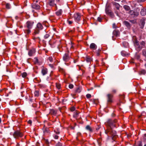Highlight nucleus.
<instances>
[{
  "instance_id": "338daca9",
  "label": "nucleus",
  "mask_w": 146,
  "mask_h": 146,
  "mask_svg": "<svg viewBox=\"0 0 146 146\" xmlns=\"http://www.w3.org/2000/svg\"><path fill=\"white\" fill-rule=\"evenodd\" d=\"M124 44H127V45H128V43L127 42H123V45L124 46Z\"/></svg>"
},
{
  "instance_id": "4d7b16f0",
  "label": "nucleus",
  "mask_w": 146,
  "mask_h": 146,
  "mask_svg": "<svg viewBox=\"0 0 146 146\" xmlns=\"http://www.w3.org/2000/svg\"><path fill=\"white\" fill-rule=\"evenodd\" d=\"M117 26L115 23H113V28H116L117 27Z\"/></svg>"
},
{
  "instance_id": "e2e57ef3",
  "label": "nucleus",
  "mask_w": 146,
  "mask_h": 146,
  "mask_svg": "<svg viewBox=\"0 0 146 146\" xmlns=\"http://www.w3.org/2000/svg\"><path fill=\"white\" fill-rule=\"evenodd\" d=\"M71 46H70V49H73V45L72 44V43L71 42Z\"/></svg>"
},
{
  "instance_id": "79ce46f5",
  "label": "nucleus",
  "mask_w": 146,
  "mask_h": 146,
  "mask_svg": "<svg viewBox=\"0 0 146 146\" xmlns=\"http://www.w3.org/2000/svg\"><path fill=\"white\" fill-rule=\"evenodd\" d=\"M86 97L87 98H91V96L90 94H87L86 95Z\"/></svg>"
},
{
  "instance_id": "0eeeda50",
  "label": "nucleus",
  "mask_w": 146,
  "mask_h": 146,
  "mask_svg": "<svg viewBox=\"0 0 146 146\" xmlns=\"http://www.w3.org/2000/svg\"><path fill=\"white\" fill-rule=\"evenodd\" d=\"M133 39L134 45L136 48L138 50H140L142 48V47L139 45V42L137 40V39L135 36H134L133 37Z\"/></svg>"
},
{
  "instance_id": "bf43d9fd",
  "label": "nucleus",
  "mask_w": 146,
  "mask_h": 146,
  "mask_svg": "<svg viewBox=\"0 0 146 146\" xmlns=\"http://www.w3.org/2000/svg\"><path fill=\"white\" fill-rule=\"evenodd\" d=\"M28 123L30 124V125H31V124H32V121L31 120H29L28 121Z\"/></svg>"
},
{
  "instance_id": "49530a36",
  "label": "nucleus",
  "mask_w": 146,
  "mask_h": 146,
  "mask_svg": "<svg viewBox=\"0 0 146 146\" xmlns=\"http://www.w3.org/2000/svg\"><path fill=\"white\" fill-rule=\"evenodd\" d=\"M33 39L35 40H36V39H38L39 40H40V38L39 37H34L33 38Z\"/></svg>"
},
{
  "instance_id": "423d86ee",
  "label": "nucleus",
  "mask_w": 146,
  "mask_h": 146,
  "mask_svg": "<svg viewBox=\"0 0 146 146\" xmlns=\"http://www.w3.org/2000/svg\"><path fill=\"white\" fill-rule=\"evenodd\" d=\"M71 58H72L71 55L70 54L69 51L68 50L63 56V60L65 62H69Z\"/></svg>"
},
{
  "instance_id": "6ab92c4d",
  "label": "nucleus",
  "mask_w": 146,
  "mask_h": 146,
  "mask_svg": "<svg viewBox=\"0 0 146 146\" xmlns=\"http://www.w3.org/2000/svg\"><path fill=\"white\" fill-rule=\"evenodd\" d=\"M62 13V10L61 9L58 10L56 12V14L57 16H60L61 15Z\"/></svg>"
},
{
  "instance_id": "5701e85b",
  "label": "nucleus",
  "mask_w": 146,
  "mask_h": 146,
  "mask_svg": "<svg viewBox=\"0 0 146 146\" xmlns=\"http://www.w3.org/2000/svg\"><path fill=\"white\" fill-rule=\"evenodd\" d=\"M82 88L81 87H78L75 90L76 93H80L82 90Z\"/></svg>"
},
{
  "instance_id": "0e129e2a",
  "label": "nucleus",
  "mask_w": 146,
  "mask_h": 146,
  "mask_svg": "<svg viewBox=\"0 0 146 146\" xmlns=\"http://www.w3.org/2000/svg\"><path fill=\"white\" fill-rule=\"evenodd\" d=\"M100 127V126H98V128H96V130H98L99 129Z\"/></svg>"
},
{
  "instance_id": "603ef678",
  "label": "nucleus",
  "mask_w": 146,
  "mask_h": 146,
  "mask_svg": "<svg viewBox=\"0 0 146 146\" xmlns=\"http://www.w3.org/2000/svg\"><path fill=\"white\" fill-rule=\"evenodd\" d=\"M75 108L73 107H72L70 108V110L72 111H74L75 110Z\"/></svg>"
},
{
  "instance_id": "f3484780",
  "label": "nucleus",
  "mask_w": 146,
  "mask_h": 146,
  "mask_svg": "<svg viewBox=\"0 0 146 146\" xmlns=\"http://www.w3.org/2000/svg\"><path fill=\"white\" fill-rule=\"evenodd\" d=\"M112 3L113 5L116 8L117 10H119L120 5L119 3L115 2H113Z\"/></svg>"
},
{
  "instance_id": "ea45409f",
  "label": "nucleus",
  "mask_w": 146,
  "mask_h": 146,
  "mask_svg": "<svg viewBox=\"0 0 146 146\" xmlns=\"http://www.w3.org/2000/svg\"><path fill=\"white\" fill-rule=\"evenodd\" d=\"M109 15L111 18H113L114 17V15L113 13L111 12L110 14H108Z\"/></svg>"
},
{
  "instance_id": "13d9d810",
  "label": "nucleus",
  "mask_w": 146,
  "mask_h": 146,
  "mask_svg": "<svg viewBox=\"0 0 146 146\" xmlns=\"http://www.w3.org/2000/svg\"><path fill=\"white\" fill-rule=\"evenodd\" d=\"M146 0H137V2H141L145 1Z\"/></svg>"
},
{
  "instance_id": "7ed1b4c3",
  "label": "nucleus",
  "mask_w": 146,
  "mask_h": 146,
  "mask_svg": "<svg viewBox=\"0 0 146 146\" xmlns=\"http://www.w3.org/2000/svg\"><path fill=\"white\" fill-rule=\"evenodd\" d=\"M61 40L58 38H54L53 36L51 39L49 41V44L52 47H54L56 46H58L61 44Z\"/></svg>"
},
{
  "instance_id": "2f4dec72",
  "label": "nucleus",
  "mask_w": 146,
  "mask_h": 146,
  "mask_svg": "<svg viewBox=\"0 0 146 146\" xmlns=\"http://www.w3.org/2000/svg\"><path fill=\"white\" fill-rule=\"evenodd\" d=\"M102 139L100 138H99L98 140V145L99 146H101V144Z\"/></svg>"
},
{
  "instance_id": "f8f14e48",
  "label": "nucleus",
  "mask_w": 146,
  "mask_h": 146,
  "mask_svg": "<svg viewBox=\"0 0 146 146\" xmlns=\"http://www.w3.org/2000/svg\"><path fill=\"white\" fill-rule=\"evenodd\" d=\"M48 4L50 6L56 7V4L55 3V0H46Z\"/></svg>"
},
{
  "instance_id": "c756f323",
  "label": "nucleus",
  "mask_w": 146,
  "mask_h": 146,
  "mask_svg": "<svg viewBox=\"0 0 146 146\" xmlns=\"http://www.w3.org/2000/svg\"><path fill=\"white\" fill-rule=\"evenodd\" d=\"M39 91L38 90H36L34 94L35 96L38 97L39 95Z\"/></svg>"
},
{
  "instance_id": "8fccbe9b",
  "label": "nucleus",
  "mask_w": 146,
  "mask_h": 146,
  "mask_svg": "<svg viewBox=\"0 0 146 146\" xmlns=\"http://www.w3.org/2000/svg\"><path fill=\"white\" fill-rule=\"evenodd\" d=\"M141 74H144L146 72L145 70H141Z\"/></svg>"
},
{
  "instance_id": "69168bd1",
  "label": "nucleus",
  "mask_w": 146,
  "mask_h": 146,
  "mask_svg": "<svg viewBox=\"0 0 146 146\" xmlns=\"http://www.w3.org/2000/svg\"><path fill=\"white\" fill-rule=\"evenodd\" d=\"M54 131L57 134H60V132L59 131H57V132H55V131Z\"/></svg>"
},
{
  "instance_id": "e433bc0d",
  "label": "nucleus",
  "mask_w": 146,
  "mask_h": 146,
  "mask_svg": "<svg viewBox=\"0 0 146 146\" xmlns=\"http://www.w3.org/2000/svg\"><path fill=\"white\" fill-rule=\"evenodd\" d=\"M50 35L49 34H45V35L44 36V38L45 39H47L48 38L49 36H50Z\"/></svg>"
},
{
  "instance_id": "9b49d317",
  "label": "nucleus",
  "mask_w": 146,
  "mask_h": 146,
  "mask_svg": "<svg viewBox=\"0 0 146 146\" xmlns=\"http://www.w3.org/2000/svg\"><path fill=\"white\" fill-rule=\"evenodd\" d=\"M129 14L133 17H136L139 15V13L136 11L131 10L129 12Z\"/></svg>"
},
{
  "instance_id": "de8ad7c7",
  "label": "nucleus",
  "mask_w": 146,
  "mask_h": 146,
  "mask_svg": "<svg viewBox=\"0 0 146 146\" xmlns=\"http://www.w3.org/2000/svg\"><path fill=\"white\" fill-rule=\"evenodd\" d=\"M74 86L72 84H70L69 85V88L70 89H72L73 88Z\"/></svg>"
},
{
  "instance_id": "9d476101",
  "label": "nucleus",
  "mask_w": 146,
  "mask_h": 146,
  "mask_svg": "<svg viewBox=\"0 0 146 146\" xmlns=\"http://www.w3.org/2000/svg\"><path fill=\"white\" fill-rule=\"evenodd\" d=\"M31 7L33 9L37 11H39L40 9V6L37 3H33L31 5Z\"/></svg>"
},
{
  "instance_id": "ddd939ff",
  "label": "nucleus",
  "mask_w": 146,
  "mask_h": 146,
  "mask_svg": "<svg viewBox=\"0 0 146 146\" xmlns=\"http://www.w3.org/2000/svg\"><path fill=\"white\" fill-rule=\"evenodd\" d=\"M35 49H33L30 50L28 52V55L30 56H32L34 55L35 52Z\"/></svg>"
},
{
  "instance_id": "a878e982",
  "label": "nucleus",
  "mask_w": 146,
  "mask_h": 146,
  "mask_svg": "<svg viewBox=\"0 0 146 146\" xmlns=\"http://www.w3.org/2000/svg\"><path fill=\"white\" fill-rule=\"evenodd\" d=\"M140 13L141 14L142 16H144L146 14V11L144 9L141 10Z\"/></svg>"
},
{
  "instance_id": "b1692460",
  "label": "nucleus",
  "mask_w": 146,
  "mask_h": 146,
  "mask_svg": "<svg viewBox=\"0 0 146 146\" xmlns=\"http://www.w3.org/2000/svg\"><path fill=\"white\" fill-rule=\"evenodd\" d=\"M106 12L107 14L108 15L111 13V11L109 9L108 7H107L105 9Z\"/></svg>"
},
{
  "instance_id": "09e8293b",
  "label": "nucleus",
  "mask_w": 146,
  "mask_h": 146,
  "mask_svg": "<svg viewBox=\"0 0 146 146\" xmlns=\"http://www.w3.org/2000/svg\"><path fill=\"white\" fill-rule=\"evenodd\" d=\"M98 100L96 99H94L93 100V102L95 104H97Z\"/></svg>"
},
{
  "instance_id": "58836bf2",
  "label": "nucleus",
  "mask_w": 146,
  "mask_h": 146,
  "mask_svg": "<svg viewBox=\"0 0 146 146\" xmlns=\"http://www.w3.org/2000/svg\"><path fill=\"white\" fill-rule=\"evenodd\" d=\"M103 19V18L100 17H99L98 18V21L99 22H102Z\"/></svg>"
},
{
  "instance_id": "dca6fc26",
  "label": "nucleus",
  "mask_w": 146,
  "mask_h": 146,
  "mask_svg": "<svg viewBox=\"0 0 146 146\" xmlns=\"http://www.w3.org/2000/svg\"><path fill=\"white\" fill-rule=\"evenodd\" d=\"M57 113V111L53 109H51L50 110L49 113L52 115L55 116L56 115Z\"/></svg>"
},
{
  "instance_id": "aec40b11",
  "label": "nucleus",
  "mask_w": 146,
  "mask_h": 146,
  "mask_svg": "<svg viewBox=\"0 0 146 146\" xmlns=\"http://www.w3.org/2000/svg\"><path fill=\"white\" fill-rule=\"evenodd\" d=\"M123 24L128 28H130L131 27V25L127 21H124L123 22Z\"/></svg>"
},
{
  "instance_id": "f704fd0d",
  "label": "nucleus",
  "mask_w": 146,
  "mask_h": 146,
  "mask_svg": "<svg viewBox=\"0 0 146 146\" xmlns=\"http://www.w3.org/2000/svg\"><path fill=\"white\" fill-rule=\"evenodd\" d=\"M27 75V74L26 72H24L22 73L21 74L23 78H25L26 77Z\"/></svg>"
},
{
  "instance_id": "39448f33",
  "label": "nucleus",
  "mask_w": 146,
  "mask_h": 146,
  "mask_svg": "<svg viewBox=\"0 0 146 146\" xmlns=\"http://www.w3.org/2000/svg\"><path fill=\"white\" fill-rule=\"evenodd\" d=\"M13 135L15 139H18L23 136V133L21 131L17 130L14 131Z\"/></svg>"
},
{
  "instance_id": "bb28decb",
  "label": "nucleus",
  "mask_w": 146,
  "mask_h": 146,
  "mask_svg": "<svg viewBox=\"0 0 146 146\" xmlns=\"http://www.w3.org/2000/svg\"><path fill=\"white\" fill-rule=\"evenodd\" d=\"M86 60L88 62H90L92 60V59L90 57L87 56L86 58Z\"/></svg>"
},
{
  "instance_id": "774afa93",
  "label": "nucleus",
  "mask_w": 146,
  "mask_h": 146,
  "mask_svg": "<svg viewBox=\"0 0 146 146\" xmlns=\"http://www.w3.org/2000/svg\"><path fill=\"white\" fill-rule=\"evenodd\" d=\"M141 45H143L144 44V42H142L141 43Z\"/></svg>"
},
{
  "instance_id": "2eb2a0df",
  "label": "nucleus",
  "mask_w": 146,
  "mask_h": 146,
  "mask_svg": "<svg viewBox=\"0 0 146 146\" xmlns=\"http://www.w3.org/2000/svg\"><path fill=\"white\" fill-rule=\"evenodd\" d=\"M90 48L91 50H95L96 49L97 46L94 43H92L90 44Z\"/></svg>"
},
{
  "instance_id": "052dcab7",
  "label": "nucleus",
  "mask_w": 146,
  "mask_h": 146,
  "mask_svg": "<svg viewBox=\"0 0 146 146\" xmlns=\"http://www.w3.org/2000/svg\"><path fill=\"white\" fill-rule=\"evenodd\" d=\"M145 137L144 138V141L146 142V134H144Z\"/></svg>"
},
{
  "instance_id": "c9c22d12",
  "label": "nucleus",
  "mask_w": 146,
  "mask_h": 146,
  "mask_svg": "<svg viewBox=\"0 0 146 146\" xmlns=\"http://www.w3.org/2000/svg\"><path fill=\"white\" fill-rule=\"evenodd\" d=\"M48 60L51 62H53V58L52 56L49 57L48 59Z\"/></svg>"
},
{
  "instance_id": "72a5a7b5",
  "label": "nucleus",
  "mask_w": 146,
  "mask_h": 146,
  "mask_svg": "<svg viewBox=\"0 0 146 146\" xmlns=\"http://www.w3.org/2000/svg\"><path fill=\"white\" fill-rule=\"evenodd\" d=\"M6 8L7 9H10L11 8V5L9 3H7L6 4Z\"/></svg>"
},
{
  "instance_id": "1a4fd4ad",
  "label": "nucleus",
  "mask_w": 146,
  "mask_h": 146,
  "mask_svg": "<svg viewBox=\"0 0 146 146\" xmlns=\"http://www.w3.org/2000/svg\"><path fill=\"white\" fill-rule=\"evenodd\" d=\"M74 17L75 21L78 23L81 19V15L80 13H77L74 15Z\"/></svg>"
},
{
  "instance_id": "a18cd8bd",
  "label": "nucleus",
  "mask_w": 146,
  "mask_h": 146,
  "mask_svg": "<svg viewBox=\"0 0 146 146\" xmlns=\"http://www.w3.org/2000/svg\"><path fill=\"white\" fill-rule=\"evenodd\" d=\"M101 50H99L98 51L96 52V55L97 56H99L100 55V51Z\"/></svg>"
},
{
  "instance_id": "f03ea898",
  "label": "nucleus",
  "mask_w": 146,
  "mask_h": 146,
  "mask_svg": "<svg viewBox=\"0 0 146 146\" xmlns=\"http://www.w3.org/2000/svg\"><path fill=\"white\" fill-rule=\"evenodd\" d=\"M34 22L33 21H27L26 23L25 27L26 29L24 30L25 33L27 35H29L31 32V29H32Z\"/></svg>"
},
{
  "instance_id": "f257e3e1",
  "label": "nucleus",
  "mask_w": 146,
  "mask_h": 146,
  "mask_svg": "<svg viewBox=\"0 0 146 146\" xmlns=\"http://www.w3.org/2000/svg\"><path fill=\"white\" fill-rule=\"evenodd\" d=\"M117 121L116 119L113 120L109 119L106 123V124L108 127L107 130L105 131L106 133L109 136H111L112 137L113 139L115 141L117 137L118 136L116 134V133L115 130H112V128L115 127V124Z\"/></svg>"
},
{
  "instance_id": "c85d7f7f",
  "label": "nucleus",
  "mask_w": 146,
  "mask_h": 146,
  "mask_svg": "<svg viewBox=\"0 0 146 146\" xmlns=\"http://www.w3.org/2000/svg\"><path fill=\"white\" fill-rule=\"evenodd\" d=\"M123 8L126 10L129 11L130 9L129 7L127 5H125L123 6Z\"/></svg>"
},
{
  "instance_id": "c03bdc74",
  "label": "nucleus",
  "mask_w": 146,
  "mask_h": 146,
  "mask_svg": "<svg viewBox=\"0 0 146 146\" xmlns=\"http://www.w3.org/2000/svg\"><path fill=\"white\" fill-rule=\"evenodd\" d=\"M53 137H54V138L55 139H58L59 137L58 135H53Z\"/></svg>"
},
{
  "instance_id": "864d4df0",
  "label": "nucleus",
  "mask_w": 146,
  "mask_h": 146,
  "mask_svg": "<svg viewBox=\"0 0 146 146\" xmlns=\"http://www.w3.org/2000/svg\"><path fill=\"white\" fill-rule=\"evenodd\" d=\"M62 144L60 142H58L56 144V146H62Z\"/></svg>"
},
{
  "instance_id": "680f3d73",
  "label": "nucleus",
  "mask_w": 146,
  "mask_h": 146,
  "mask_svg": "<svg viewBox=\"0 0 146 146\" xmlns=\"http://www.w3.org/2000/svg\"><path fill=\"white\" fill-rule=\"evenodd\" d=\"M68 22L69 25H70V24H72V21H68Z\"/></svg>"
},
{
  "instance_id": "7c9ffc66",
  "label": "nucleus",
  "mask_w": 146,
  "mask_h": 146,
  "mask_svg": "<svg viewBox=\"0 0 146 146\" xmlns=\"http://www.w3.org/2000/svg\"><path fill=\"white\" fill-rule=\"evenodd\" d=\"M141 23L142 26H143L145 23V19H141Z\"/></svg>"
},
{
  "instance_id": "20e7f679",
  "label": "nucleus",
  "mask_w": 146,
  "mask_h": 146,
  "mask_svg": "<svg viewBox=\"0 0 146 146\" xmlns=\"http://www.w3.org/2000/svg\"><path fill=\"white\" fill-rule=\"evenodd\" d=\"M42 24H44V22L42 23V24L40 22L38 23L37 24L35 30L33 33V35H35L36 34H38L39 33L40 31L42 30L43 29V27Z\"/></svg>"
},
{
  "instance_id": "473e14b6",
  "label": "nucleus",
  "mask_w": 146,
  "mask_h": 146,
  "mask_svg": "<svg viewBox=\"0 0 146 146\" xmlns=\"http://www.w3.org/2000/svg\"><path fill=\"white\" fill-rule=\"evenodd\" d=\"M35 59V64H40V63L38 62V60L37 57H35L34 58Z\"/></svg>"
},
{
  "instance_id": "5fc2aeb1",
  "label": "nucleus",
  "mask_w": 146,
  "mask_h": 146,
  "mask_svg": "<svg viewBox=\"0 0 146 146\" xmlns=\"http://www.w3.org/2000/svg\"><path fill=\"white\" fill-rule=\"evenodd\" d=\"M143 54L146 57V51L144 50L143 51Z\"/></svg>"
},
{
  "instance_id": "393cba45",
  "label": "nucleus",
  "mask_w": 146,
  "mask_h": 146,
  "mask_svg": "<svg viewBox=\"0 0 146 146\" xmlns=\"http://www.w3.org/2000/svg\"><path fill=\"white\" fill-rule=\"evenodd\" d=\"M58 70L59 71L62 73L64 74L65 73V70L63 68L59 67L58 68Z\"/></svg>"
},
{
  "instance_id": "a19ab883",
  "label": "nucleus",
  "mask_w": 146,
  "mask_h": 146,
  "mask_svg": "<svg viewBox=\"0 0 146 146\" xmlns=\"http://www.w3.org/2000/svg\"><path fill=\"white\" fill-rule=\"evenodd\" d=\"M117 90L115 89H113L111 91V93L112 94H115L116 93Z\"/></svg>"
},
{
  "instance_id": "cd10ccee",
  "label": "nucleus",
  "mask_w": 146,
  "mask_h": 146,
  "mask_svg": "<svg viewBox=\"0 0 146 146\" xmlns=\"http://www.w3.org/2000/svg\"><path fill=\"white\" fill-rule=\"evenodd\" d=\"M121 54L123 56H126L128 55V53L125 51H122L121 52Z\"/></svg>"
},
{
  "instance_id": "4468645a",
  "label": "nucleus",
  "mask_w": 146,
  "mask_h": 146,
  "mask_svg": "<svg viewBox=\"0 0 146 146\" xmlns=\"http://www.w3.org/2000/svg\"><path fill=\"white\" fill-rule=\"evenodd\" d=\"M113 37L114 36L117 37L119 36L120 33L118 30H115L113 31Z\"/></svg>"
},
{
  "instance_id": "6e6d98bb",
  "label": "nucleus",
  "mask_w": 146,
  "mask_h": 146,
  "mask_svg": "<svg viewBox=\"0 0 146 146\" xmlns=\"http://www.w3.org/2000/svg\"><path fill=\"white\" fill-rule=\"evenodd\" d=\"M71 95L73 98H76V94H71Z\"/></svg>"
},
{
  "instance_id": "6e6552de",
  "label": "nucleus",
  "mask_w": 146,
  "mask_h": 146,
  "mask_svg": "<svg viewBox=\"0 0 146 146\" xmlns=\"http://www.w3.org/2000/svg\"><path fill=\"white\" fill-rule=\"evenodd\" d=\"M107 102L108 104H111L113 102V95L109 94L107 95Z\"/></svg>"
},
{
  "instance_id": "a211bd4d",
  "label": "nucleus",
  "mask_w": 146,
  "mask_h": 146,
  "mask_svg": "<svg viewBox=\"0 0 146 146\" xmlns=\"http://www.w3.org/2000/svg\"><path fill=\"white\" fill-rule=\"evenodd\" d=\"M48 70L46 68H43L41 71V73L44 76L47 73Z\"/></svg>"
},
{
  "instance_id": "37998d69",
  "label": "nucleus",
  "mask_w": 146,
  "mask_h": 146,
  "mask_svg": "<svg viewBox=\"0 0 146 146\" xmlns=\"http://www.w3.org/2000/svg\"><path fill=\"white\" fill-rule=\"evenodd\" d=\"M49 66L52 68L53 69H55V68L54 67V66L53 64H49Z\"/></svg>"
},
{
  "instance_id": "3c124183",
  "label": "nucleus",
  "mask_w": 146,
  "mask_h": 146,
  "mask_svg": "<svg viewBox=\"0 0 146 146\" xmlns=\"http://www.w3.org/2000/svg\"><path fill=\"white\" fill-rule=\"evenodd\" d=\"M136 146H142V142H140L137 145H136Z\"/></svg>"
},
{
  "instance_id": "4be33fe9",
  "label": "nucleus",
  "mask_w": 146,
  "mask_h": 146,
  "mask_svg": "<svg viewBox=\"0 0 146 146\" xmlns=\"http://www.w3.org/2000/svg\"><path fill=\"white\" fill-rule=\"evenodd\" d=\"M43 132L44 133H49V128L47 127L44 128L43 129Z\"/></svg>"
},
{
  "instance_id": "412c9836",
  "label": "nucleus",
  "mask_w": 146,
  "mask_h": 146,
  "mask_svg": "<svg viewBox=\"0 0 146 146\" xmlns=\"http://www.w3.org/2000/svg\"><path fill=\"white\" fill-rule=\"evenodd\" d=\"M85 128L89 132H92L93 131V130L92 128L89 125H87L86 126Z\"/></svg>"
},
{
  "instance_id": "4c0bfd02",
  "label": "nucleus",
  "mask_w": 146,
  "mask_h": 146,
  "mask_svg": "<svg viewBox=\"0 0 146 146\" xmlns=\"http://www.w3.org/2000/svg\"><path fill=\"white\" fill-rule=\"evenodd\" d=\"M56 86L58 89H60V84L57 83H56Z\"/></svg>"
}]
</instances>
